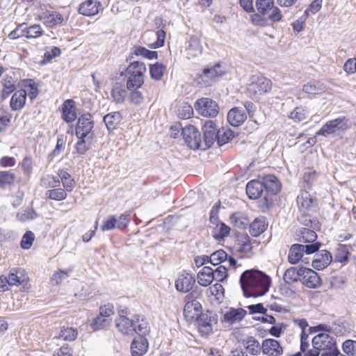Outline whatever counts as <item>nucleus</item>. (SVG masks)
<instances>
[{
	"label": "nucleus",
	"instance_id": "obj_1",
	"mask_svg": "<svg viewBox=\"0 0 356 356\" xmlns=\"http://www.w3.org/2000/svg\"><path fill=\"white\" fill-rule=\"evenodd\" d=\"M240 284L245 297H259L266 294L270 285V278L261 270H245L240 277Z\"/></svg>",
	"mask_w": 356,
	"mask_h": 356
},
{
	"label": "nucleus",
	"instance_id": "obj_2",
	"mask_svg": "<svg viewBox=\"0 0 356 356\" xmlns=\"http://www.w3.org/2000/svg\"><path fill=\"white\" fill-rule=\"evenodd\" d=\"M312 345L321 352V356H338L339 354L334 338L327 333L316 335L312 339Z\"/></svg>",
	"mask_w": 356,
	"mask_h": 356
},
{
	"label": "nucleus",
	"instance_id": "obj_3",
	"mask_svg": "<svg viewBox=\"0 0 356 356\" xmlns=\"http://www.w3.org/2000/svg\"><path fill=\"white\" fill-rule=\"evenodd\" d=\"M145 65L139 61L129 64L126 70L127 88L131 90L134 88H140L144 83V75L146 72Z\"/></svg>",
	"mask_w": 356,
	"mask_h": 356
},
{
	"label": "nucleus",
	"instance_id": "obj_4",
	"mask_svg": "<svg viewBox=\"0 0 356 356\" xmlns=\"http://www.w3.org/2000/svg\"><path fill=\"white\" fill-rule=\"evenodd\" d=\"M271 86L270 79L261 75H253L248 84L247 91L250 97L257 98L268 92Z\"/></svg>",
	"mask_w": 356,
	"mask_h": 356
},
{
	"label": "nucleus",
	"instance_id": "obj_5",
	"mask_svg": "<svg viewBox=\"0 0 356 356\" xmlns=\"http://www.w3.org/2000/svg\"><path fill=\"white\" fill-rule=\"evenodd\" d=\"M320 246L318 242L314 244H293L289 250L288 260L291 264H296L302 259L304 252L307 254L314 253L319 250Z\"/></svg>",
	"mask_w": 356,
	"mask_h": 356
},
{
	"label": "nucleus",
	"instance_id": "obj_6",
	"mask_svg": "<svg viewBox=\"0 0 356 356\" xmlns=\"http://www.w3.org/2000/svg\"><path fill=\"white\" fill-rule=\"evenodd\" d=\"M349 120L346 117H339L334 120L327 122L320 130H318L316 136H328L338 131H344L350 128Z\"/></svg>",
	"mask_w": 356,
	"mask_h": 356
},
{
	"label": "nucleus",
	"instance_id": "obj_7",
	"mask_svg": "<svg viewBox=\"0 0 356 356\" xmlns=\"http://www.w3.org/2000/svg\"><path fill=\"white\" fill-rule=\"evenodd\" d=\"M194 106L200 115L207 118L216 117L220 109L218 104L208 97L198 99L195 102Z\"/></svg>",
	"mask_w": 356,
	"mask_h": 356
},
{
	"label": "nucleus",
	"instance_id": "obj_8",
	"mask_svg": "<svg viewBox=\"0 0 356 356\" xmlns=\"http://www.w3.org/2000/svg\"><path fill=\"white\" fill-rule=\"evenodd\" d=\"M94 122L90 114L81 116L77 121L76 126V136L78 138L93 139L94 131H92Z\"/></svg>",
	"mask_w": 356,
	"mask_h": 356
},
{
	"label": "nucleus",
	"instance_id": "obj_9",
	"mask_svg": "<svg viewBox=\"0 0 356 356\" xmlns=\"http://www.w3.org/2000/svg\"><path fill=\"white\" fill-rule=\"evenodd\" d=\"M131 221L130 214L125 213L116 217L114 215L109 216L100 227L102 232L112 230L113 229H125Z\"/></svg>",
	"mask_w": 356,
	"mask_h": 356
},
{
	"label": "nucleus",
	"instance_id": "obj_10",
	"mask_svg": "<svg viewBox=\"0 0 356 356\" xmlns=\"http://www.w3.org/2000/svg\"><path fill=\"white\" fill-rule=\"evenodd\" d=\"M185 306L184 308V316L188 321H195L201 314L202 306L193 296L188 294L184 298Z\"/></svg>",
	"mask_w": 356,
	"mask_h": 356
},
{
	"label": "nucleus",
	"instance_id": "obj_11",
	"mask_svg": "<svg viewBox=\"0 0 356 356\" xmlns=\"http://www.w3.org/2000/svg\"><path fill=\"white\" fill-rule=\"evenodd\" d=\"M181 129L183 138L191 149H196L202 147V141L200 138V134L194 126H186Z\"/></svg>",
	"mask_w": 356,
	"mask_h": 356
},
{
	"label": "nucleus",
	"instance_id": "obj_12",
	"mask_svg": "<svg viewBox=\"0 0 356 356\" xmlns=\"http://www.w3.org/2000/svg\"><path fill=\"white\" fill-rule=\"evenodd\" d=\"M204 133V141L201 148L206 149L210 147L213 143L217 141V129L216 124L211 120H207L202 127Z\"/></svg>",
	"mask_w": 356,
	"mask_h": 356
},
{
	"label": "nucleus",
	"instance_id": "obj_13",
	"mask_svg": "<svg viewBox=\"0 0 356 356\" xmlns=\"http://www.w3.org/2000/svg\"><path fill=\"white\" fill-rule=\"evenodd\" d=\"M301 281L303 284L310 289H316L321 285V280L318 274L311 268H302Z\"/></svg>",
	"mask_w": 356,
	"mask_h": 356
},
{
	"label": "nucleus",
	"instance_id": "obj_14",
	"mask_svg": "<svg viewBox=\"0 0 356 356\" xmlns=\"http://www.w3.org/2000/svg\"><path fill=\"white\" fill-rule=\"evenodd\" d=\"M195 283V277L191 274L183 272L176 280L175 287L179 291L187 293L193 289Z\"/></svg>",
	"mask_w": 356,
	"mask_h": 356
},
{
	"label": "nucleus",
	"instance_id": "obj_15",
	"mask_svg": "<svg viewBox=\"0 0 356 356\" xmlns=\"http://www.w3.org/2000/svg\"><path fill=\"white\" fill-rule=\"evenodd\" d=\"M118 330L124 335L132 336L136 332V325L133 320L122 316L115 321Z\"/></svg>",
	"mask_w": 356,
	"mask_h": 356
},
{
	"label": "nucleus",
	"instance_id": "obj_16",
	"mask_svg": "<svg viewBox=\"0 0 356 356\" xmlns=\"http://www.w3.org/2000/svg\"><path fill=\"white\" fill-rule=\"evenodd\" d=\"M40 19L48 27L60 25L64 22L63 16L57 11L47 10L40 15Z\"/></svg>",
	"mask_w": 356,
	"mask_h": 356
},
{
	"label": "nucleus",
	"instance_id": "obj_17",
	"mask_svg": "<svg viewBox=\"0 0 356 356\" xmlns=\"http://www.w3.org/2000/svg\"><path fill=\"white\" fill-rule=\"evenodd\" d=\"M262 352L268 356H280L283 353V349L280 343L273 339H267L261 344Z\"/></svg>",
	"mask_w": 356,
	"mask_h": 356
},
{
	"label": "nucleus",
	"instance_id": "obj_18",
	"mask_svg": "<svg viewBox=\"0 0 356 356\" xmlns=\"http://www.w3.org/2000/svg\"><path fill=\"white\" fill-rule=\"evenodd\" d=\"M297 204L300 210L305 213L316 205V200L306 191H302L297 197ZM307 214H305V217Z\"/></svg>",
	"mask_w": 356,
	"mask_h": 356
},
{
	"label": "nucleus",
	"instance_id": "obj_19",
	"mask_svg": "<svg viewBox=\"0 0 356 356\" xmlns=\"http://www.w3.org/2000/svg\"><path fill=\"white\" fill-rule=\"evenodd\" d=\"M212 265L216 266L222 263H228L230 267L236 268V261L232 257H228L223 250H219L212 253L209 257Z\"/></svg>",
	"mask_w": 356,
	"mask_h": 356
},
{
	"label": "nucleus",
	"instance_id": "obj_20",
	"mask_svg": "<svg viewBox=\"0 0 356 356\" xmlns=\"http://www.w3.org/2000/svg\"><path fill=\"white\" fill-rule=\"evenodd\" d=\"M227 121L233 127H238L247 119V114L241 107H234L227 113Z\"/></svg>",
	"mask_w": 356,
	"mask_h": 356
},
{
	"label": "nucleus",
	"instance_id": "obj_21",
	"mask_svg": "<svg viewBox=\"0 0 356 356\" xmlns=\"http://www.w3.org/2000/svg\"><path fill=\"white\" fill-rule=\"evenodd\" d=\"M8 285L18 286L27 282L29 277L24 270L22 268H13L8 275Z\"/></svg>",
	"mask_w": 356,
	"mask_h": 356
},
{
	"label": "nucleus",
	"instance_id": "obj_22",
	"mask_svg": "<svg viewBox=\"0 0 356 356\" xmlns=\"http://www.w3.org/2000/svg\"><path fill=\"white\" fill-rule=\"evenodd\" d=\"M247 312L243 308H229L223 314L222 321L229 324L240 322L246 315Z\"/></svg>",
	"mask_w": 356,
	"mask_h": 356
},
{
	"label": "nucleus",
	"instance_id": "obj_23",
	"mask_svg": "<svg viewBox=\"0 0 356 356\" xmlns=\"http://www.w3.org/2000/svg\"><path fill=\"white\" fill-rule=\"evenodd\" d=\"M149 343L147 339L145 337L138 336L136 337L131 346L132 356H143L148 349Z\"/></svg>",
	"mask_w": 356,
	"mask_h": 356
},
{
	"label": "nucleus",
	"instance_id": "obj_24",
	"mask_svg": "<svg viewBox=\"0 0 356 356\" xmlns=\"http://www.w3.org/2000/svg\"><path fill=\"white\" fill-rule=\"evenodd\" d=\"M332 254L327 250H322L320 254L315 255L312 261V267L316 270H323L327 267L332 261Z\"/></svg>",
	"mask_w": 356,
	"mask_h": 356
},
{
	"label": "nucleus",
	"instance_id": "obj_25",
	"mask_svg": "<svg viewBox=\"0 0 356 356\" xmlns=\"http://www.w3.org/2000/svg\"><path fill=\"white\" fill-rule=\"evenodd\" d=\"M101 4L95 0H88L82 3L79 8L80 14L86 16H93L99 13Z\"/></svg>",
	"mask_w": 356,
	"mask_h": 356
},
{
	"label": "nucleus",
	"instance_id": "obj_26",
	"mask_svg": "<svg viewBox=\"0 0 356 356\" xmlns=\"http://www.w3.org/2000/svg\"><path fill=\"white\" fill-rule=\"evenodd\" d=\"M221 67L219 64L205 68L200 77L206 84H210L216 77L222 76L223 72L220 70Z\"/></svg>",
	"mask_w": 356,
	"mask_h": 356
},
{
	"label": "nucleus",
	"instance_id": "obj_27",
	"mask_svg": "<svg viewBox=\"0 0 356 356\" xmlns=\"http://www.w3.org/2000/svg\"><path fill=\"white\" fill-rule=\"evenodd\" d=\"M261 182L264 184V189L265 188L266 192L276 194L281 190L280 182L277 178L273 175H268L264 177Z\"/></svg>",
	"mask_w": 356,
	"mask_h": 356
},
{
	"label": "nucleus",
	"instance_id": "obj_28",
	"mask_svg": "<svg viewBox=\"0 0 356 356\" xmlns=\"http://www.w3.org/2000/svg\"><path fill=\"white\" fill-rule=\"evenodd\" d=\"M264 191V184L259 180H252L246 186V193L250 199L259 198Z\"/></svg>",
	"mask_w": 356,
	"mask_h": 356
},
{
	"label": "nucleus",
	"instance_id": "obj_29",
	"mask_svg": "<svg viewBox=\"0 0 356 356\" xmlns=\"http://www.w3.org/2000/svg\"><path fill=\"white\" fill-rule=\"evenodd\" d=\"M268 223L264 217L257 218L250 225V234L252 236H258L266 231Z\"/></svg>",
	"mask_w": 356,
	"mask_h": 356
},
{
	"label": "nucleus",
	"instance_id": "obj_30",
	"mask_svg": "<svg viewBox=\"0 0 356 356\" xmlns=\"http://www.w3.org/2000/svg\"><path fill=\"white\" fill-rule=\"evenodd\" d=\"M27 92L24 90H20L15 92L10 100V107L14 111L21 109L26 103Z\"/></svg>",
	"mask_w": 356,
	"mask_h": 356
},
{
	"label": "nucleus",
	"instance_id": "obj_31",
	"mask_svg": "<svg viewBox=\"0 0 356 356\" xmlns=\"http://www.w3.org/2000/svg\"><path fill=\"white\" fill-rule=\"evenodd\" d=\"M195 321H197L198 329L202 334H208L211 332V317L207 314H202Z\"/></svg>",
	"mask_w": 356,
	"mask_h": 356
},
{
	"label": "nucleus",
	"instance_id": "obj_32",
	"mask_svg": "<svg viewBox=\"0 0 356 356\" xmlns=\"http://www.w3.org/2000/svg\"><path fill=\"white\" fill-rule=\"evenodd\" d=\"M62 111L63 118L66 122H72L76 119V114L72 100L68 99L65 101L63 104Z\"/></svg>",
	"mask_w": 356,
	"mask_h": 356
},
{
	"label": "nucleus",
	"instance_id": "obj_33",
	"mask_svg": "<svg viewBox=\"0 0 356 356\" xmlns=\"http://www.w3.org/2000/svg\"><path fill=\"white\" fill-rule=\"evenodd\" d=\"M302 268L297 269L295 267L288 268L283 275V279L286 284H291L292 283L297 282L301 280Z\"/></svg>",
	"mask_w": 356,
	"mask_h": 356
},
{
	"label": "nucleus",
	"instance_id": "obj_34",
	"mask_svg": "<svg viewBox=\"0 0 356 356\" xmlns=\"http://www.w3.org/2000/svg\"><path fill=\"white\" fill-rule=\"evenodd\" d=\"M213 269L209 266H204L197 274V282L203 286H207L213 281L212 277Z\"/></svg>",
	"mask_w": 356,
	"mask_h": 356
},
{
	"label": "nucleus",
	"instance_id": "obj_35",
	"mask_svg": "<svg viewBox=\"0 0 356 356\" xmlns=\"http://www.w3.org/2000/svg\"><path fill=\"white\" fill-rule=\"evenodd\" d=\"M121 120V115L119 112H113L104 117V122L108 131L116 129Z\"/></svg>",
	"mask_w": 356,
	"mask_h": 356
},
{
	"label": "nucleus",
	"instance_id": "obj_36",
	"mask_svg": "<svg viewBox=\"0 0 356 356\" xmlns=\"http://www.w3.org/2000/svg\"><path fill=\"white\" fill-rule=\"evenodd\" d=\"M77 335L78 332L76 329L72 327H63L54 338L72 341L76 339Z\"/></svg>",
	"mask_w": 356,
	"mask_h": 356
},
{
	"label": "nucleus",
	"instance_id": "obj_37",
	"mask_svg": "<svg viewBox=\"0 0 356 356\" xmlns=\"http://www.w3.org/2000/svg\"><path fill=\"white\" fill-rule=\"evenodd\" d=\"M245 348L252 355H256L260 353L262 350L259 341L253 337L247 338L243 342Z\"/></svg>",
	"mask_w": 356,
	"mask_h": 356
},
{
	"label": "nucleus",
	"instance_id": "obj_38",
	"mask_svg": "<svg viewBox=\"0 0 356 356\" xmlns=\"http://www.w3.org/2000/svg\"><path fill=\"white\" fill-rule=\"evenodd\" d=\"M111 95L116 103H122L127 95V90L120 83H115L111 91Z\"/></svg>",
	"mask_w": 356,
	"mask_h": 356
},
{
	"label": "nucleus",
	"instance_id": "obj_39",
	"mask_svg": "<svg viewBox=\"0 0 356 356\" xmlns=\"http://www.w3.org/2000/svg\"><path fill=\"white\" fill-rule=\"evenodd\" d=\"M316 238L317 234L314 231L308 228H302L300 230L298 240L300 242L304 243L314 244V242L316 240Z\"/></svg>",
	"mask_w": 356,
	"mask_h": 356
},
{
	"label": "nucleus",
	"instance_id": "obj_40",
	"mask_svg": "<svg viewBox=\"0 0 356 356\" xmlns=\"http://www.w3.org/2000/svg\"><path fill=\"white\" fill-rule=\"evenodd\" d=\"M136 325V334H138V336L145 337L150 332V327L149 323L144 319L143 318H140V316H137L136 318V321L134 322Z\"/></svg>",
	"mask_w": 356,
	"mask_h": 356
},
{
	"label": "nucleus",
	"instance_id": "obj_41",
	"mask_svg": "<svg viewBox=\"0 0 356 356\" xmlns=\"http://www.w3.org/2000/svg\"><path fill=\"white\" fill-rule=\"evenodd\" d=\"M234 137V132L229 129L222 128L217 131V143L220 146L227 143Z\"/></svg>",
	"mask_w": 356,
	"mask_h": 356
},
{
	"label": "nucleus",
	"instance_id": "obj_42",
	"mask_svg": "<svg viewBox=\"0 0 356 356\" xmlns=\"http://www.w3.org/2000/svg\"><path fill=\"white\" fill-rule=\"evenodd\" d=\"M273 5V0H257L256 1L257 9L263 15L268 14L270 9H272Z\"/></svg>",
	"mask_w": 356,
	"mask_h": 356
},
{
	"label": "nucleus",
	"instance_id": "obj_43",
	"mask_svg": "<svg viewBox=\"0 0 356 356\" xmlns=\"http://www.w3.org/2000/svg\"><path fill=\"white\" fill-rule=\"evenodd\" d=\"M22 32H24V35L27 38H37L43 34V31L41 26L38 24H34L28 28L24 29Z\"/></svg>",
	"mask_w": 356,
	"mask_h": 356
},
{
	"label": "nucleus",
	"instance_id": "obj_44",
	"mask_svg": "<svg viewBox=\"0 0 356 356\" xmlns=\"http://www.w3.org/2000/svg\"><path fill=\"white\" fill-rule=\"evenodd\" d=\"M165 70V67L159 63L151 65L149 67V72L152 79L157 81L160 80L163 76Z\"/></svg>",
	"mask_w": 356,
	"mask_h": 356
},
{
	"label": "nucleus",
	"instance_id": "obj_45",
	"mask_svg": "<svg viewBox=\"0 0 356 356\" xmlns=\"http://www.w3.org/2000/svg\"><path fill=\"white\" fill-rule=\"evenodd\" d=\"M188 49L191 51L192 56H197L202 53V47L198 38L192 36L188 40Z\"/></svg>",
	"mask_w": 356,
	"mask_h": 356
},
{
	"label": "nucleus",
	"instance_id": "obj_46",
	"mask_svg": "<svg viewBox=\"0 0 356 356\" xmlns=\"http://www.w3.org/2000/svg\"><path fill=\"white\" fill-rule=\"evenodd\" d=\"M58 175L66 191H71L74 186V181L72 179L71 175L63 170H59Z\"/></svg>",
	"mask_w": 356,
	"mask_h": 356
},
{
	"label": "nucleus",
	"instance_id": "obj_47",
	"mask_svg": "<svg viewBox=\"0 0 356 356\" xmlns=\"http://www.w3.org/2000/svg\"><path fill=\"white\" fill-rule=\"evenodd\" d=\"M230 218L233 225L240 229H245L249 224V220L241 213H234Z\"/></svg>",
	"mask_w": 356,
	"mask_h": 356
},
{
	"label": "nucleus",
	"instance_id": "obj_48",
	"mask_svg": "<svg viewBox=\"0 0 356 356\" xmlns=\"http://www.w3.org/2000/svg\"><path fill=\"white\" fill-rule=\"evenodd\" d=\"M111 319L106 318L99 314L94 319L91 325L94 330H97L108 327L111 325Z\"/></svg>",
	"mask_w": 356,
	"mask_h": 356
},
{
	"label": "nucleus",
	"instance_id": "obj_49",
	"mask_svg": "<svg viewBox=\"0 0 356 356\" xmlns=\"http://www.w3.org/2000/svg\"><path fill=\"white\" fill-rule=\"evenodd\" d=\"M309 113L307 109L303 107H296L290 114V118L296 121L300 122L307 118Z\"/></svg>",
	"mask_w": 356,
	"mask_h": 356
},
{
	"label": "nucleus",
	"instance_id": "obj_50",
	"mask_svg": "<svg viewBox=\"0 0 356 356\" xmlns=\"http://www.w3.org/2000/svg\"><path fill=\"white\" fill-rule=\"evenodd\" d=\"M227 277V268L225 265H220L216 269H213L212 277L218 282L224 281Z\"/></svg>",
	"mask_w": 356,
	"mask_h": 356
},
{
	"label": "nucleus",
	"instance_id": "obj_51",
	"mask_svg": "<svg viewBox=\"0 0 356 356\" xmlns=\"http://www.w3.org/2000/svg\"><path fill=\"white\" fill-rule=\"evenodd\" d=\"M229 231L230 228L225 224L221 222L217 225L213 232V236L217 240L222 239L224 237L228 236Z\"/></svg>",
	"mask_w": 356,
	"mask_h": 356
},
{
	"label": "nucleus",
	"instance_id": "obj_52",
	"mask_svg": "<svg viewBox=\"0 0 356 356\" xmlns=\"http://www.w3.org/2000/svg\"><path fill=\"white\" fill-rule=\"evenodd\" d=\"M46 195L49 198L57 201L65 200L67 197L66 192L60 188L49 190Z\"/></svg>",
	"mask_w": 356,
	"mask_h": 356
},
{
	"label": "nucleus",
	"instance_id": "obj_53",
	"mask_svg": "<svg viewBox=\"0 0 356 356\" xmlns=\"http://www.w3.org/2000/svg\"><path fill=\"white\" fill-rule=\"evenodd\" d=\"M2 84L3 86V95L4 96V93H6V95H9L15 88V81L12 78V76L6 75L2 80Z\"/></svg>",
	"mask_w": 356,
	"mask_h": 356
},
{
	"label": "nucleus",
	"instance_id": "obj_54",
	"mask_svg": "<svg viewBox=\"0 0 356 356\" xmlns=\"http://www.w3.org/2000/svg\"><path fill=\"white\" fill-rule=\"evenodd\" d=\"M15 179L13 173L8 171H0V187L12 184Z\"/></svg>",
	"mask_w": 356,
	"mask_h": 356
},
{
	"label": "nucleus",
	"instance_id": "obj_55",
	"mask_svg": "<svg viewBox=\"0 0 356 356\" xmlns=\"http://www.w3.org/2000/svg\"><path fill=\"white\" fill-rule=\"evenodd\" d=\"M79 139V140L76 145V149L79 154H83L88 149H89L93 139L89 138L87 140L86 138Z\"/></svg>",
	"mask_w": 356,
	"mask_h": 356
},
{
	"label": "nucleus",
	"instance_id": "obj_56",
	"mask_svg": "<svg viewBox=\"0 0 356 356\" xmlns=\"http://www.w3.org/2000/svg\"><path fill=\"white\" fill-rule=\"evenodd\" d=\"M302 90L305 92L309 94L318 93L323 90L319 83L316 81H310L303 86Z\"/></svg>",
	"mask_w": 356,
	"mask_h": 356
},
{
	"label": "nucleus",
	"instance_id": "obj_57",
	"mask_svg": "<svg viewBox=\"0 0 356 356\" xmlns=\"http://www.w3.org/2000/svg\"><path fill=\"white\" fill-rule=\"evenodd\" d=\"M343 350L349 356H356V341L346 340L343 343Z\"/></svg>",
	"mask_w": 356,
	"mask_h": 356
},
{
	"label": "nucleus",
	"instance_id": "obj_58",
	"mask_svg": "<svg viewBox=\"0 0 356 356\" xmlns=\"http://www.w3.org/2000/svg\"><path fill=\"white\" fill-rule=\"evenodd\" d=\"M348 251L344 246H341L337 249L336 253L334 255V259L336 261L340 263H345L348 261Z\"/></svg>",
	"mask_w": 356,
	"mask_h": 356
},
{
	"label": "nucleus",
	"instance_id": "obj_59",
	"mask_svg": "<svg viewBox=\"0 0 356 356\" xmlns=\"http://www.w3.org/2000/svg\"><path fill=\"white\" fill-rule=\"evenodd\" d=\"M34 238L35 236L32 232H26L23 236L22 239L21 241V247L25 250L29 249L33 244Z\"/></svg>",
	"mask_w": 356,
	"mask_h": 356
},
{
	"label": "nucleus",
	"instance_id": "obj_60",
	"mask_svg": "<svg viewBox=\"0 0 356 356\" xmlns=\"http://www.w3.org/2000/svg\"><path fill=\"white\" fill-rule=\"evenodd\" d=\"M140 88H134L130 92L129 99L130 102L135 104H140L143 101V95Z\"/></svg>",
	"mask_w": 356,
	"mask_h": 356
},
{
	"label": "nucleus",
	"instance_id": "obj_61",
	"mask_svg": "<svg viewBox=\"0 0 356 356\" xmlns=\"http://www.w3.org/2000/svg\"><path fill=\"white\" fill-rule=\"evenodd\" d=\"M37 217V213L33 209L25 210L17 215V218L21 222L33 220Z\"/></svg>",
	"mask_w": 356,
	"mask_h": 356
},
{
	"label": "nucleus",
	"instance_id": "obj_62",
	"mask_svg": "<svg viewBox=\"0 0 356 356\" xmlns=\"http://www.w3.org/2000/svg\"><path fill=\"white\" fill-rule=\"evenodd\" d=\"M135 54L137 56H141L148 59L156 58L157 52L154 51H149L145 47H139L135 50Z\"/></svg>",
	"mask_w": 356,
	"mask_h": 356
},
{
	"label": "nucleus",
	"instance_id": "obj_63",
	"mask_svg": "<svg viewBox=\"0 0 356 356\" xmlns=\"http://www.w3.org/2000/svg\"><path fill=\"white\" fill-rule=\"evenodd\" d=\"M238 251L241 253L243 257H250L252 255V246L249 239H247L240 245Z\"/></svg>",
	"mask_w": 356,
	"mask_h": 356
},
{
	"label": "nucleus",
	"instance_id": "obj_64",
	"mask_svg": "<svg viewBox=\"0 0 356 356\" xmlns=\"http://www.w3.org/2000/svg\"><path fill=\"white\" fill-rule=\"evenodd\" d=\"M308 16V10H305L304 15L292 24L293 29L295 32L299 33L302 30Z\"/></svg>",
	"mask_w": 356,
	"mask_h": 356
}]
</instances>
